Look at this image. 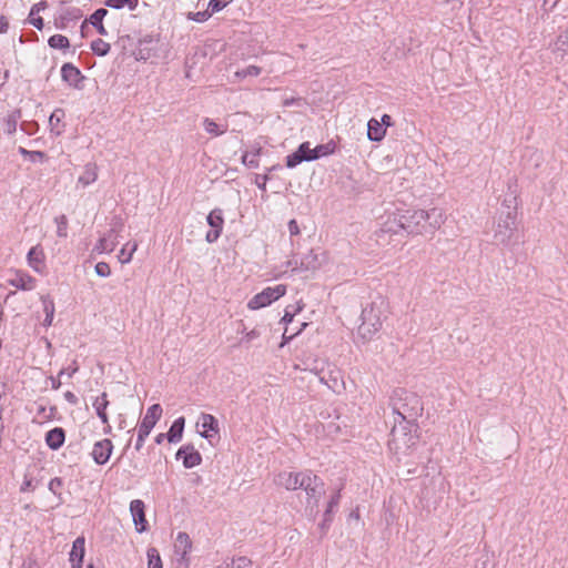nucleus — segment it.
I'll use <instances>...</instances> for the list:
<instances>
[{"label":"nucleus","mask_w":568,"mask_h":568,"mask_svg":"<svg viewBox=\"0 0 568 568\" xmlns=\"http://www.w3.org/2000/svg\"><path fill=\"white\" fill-rule=\"evenodd\" d=\"M416 436L408 432L406 427L399 426L392 430L390 448L395 453H405L416 444Z\"/></svg>","instance_id":"0eeeda50"},{"label":"nucleus","mask_w":568,"mask_h":568,"mask_svg":"<svg viewBox=\"0 0 568 568\" xmlns=\"http://www.w3.org/2000/svg\"><path fill=\"white\" fill-rule=\"evenodd\" d=\"M65 397H67V399L70 403H75L77 402V397L72 393H70V392L65 394Z\"/></svg>","instance_id":"e2e57ef3"},{"label":"nucleus","mask_w":568,"mask_h":568,"mask_svg":"<svg viewBox=\"0 0 568 568\" xmlns=\"http://www.w3.org/2000/svg\"><path fill=\"white\" fill-rule=\"evenodd\" d=\"M338 503H339V494L337 493L331 498V500L328 503V507H327V513H329L334 507H336L338 505Z\"/></svg>","instance_id":"5fc2aeb1"},{"label":"nucleus","mask_w":568,"mask_h":568,"mask_svg":"<svg viewBox=\"0 0 568 568\" xmlns=\"http://www.w3.org/2000/svg\"><path fill=\"white\" fill-rule=\"evenodd\" d=\"M48 42L53 49H68L70 45L69 39L62 34L52 36Z\"/></svg>","instance_id":"f704fd0d"},{"label":"nucleus","mask_w":568,"mask_h":568,"mask_svg":"<svg viewBox=\"0 0 568 568\" xmlns=\"http://www.w3.org/2000/svg\"><path fill=\"white\" fill-rule=\"evenodd\" d=\"M57 223V234L59 237H65L68 235V219L65 215L58 216L55 219Z\"/></svg>","instance_id":"37998d69"},{"label":"nucleus","mask_w":568,"mask_h":568,"mask_svg":"<svg viewBox=\"0 0 568 568\" xmlns=\"http://www.w3.org/2000/svg\"><path fill=\"white\" fill-rule=\"evenodd\" d=\"M50 379H51V386H52V388L58 389V388L60 387V385H61L60 381H58V379H57V378H54V377H51Z\"/></svg>","instance_id":"052dcab7"},{"label":"nucleus","mask_w":568,"mask_h":568,"mask_svg":"<svg viewBox=\"0 0 568 568\" xmlns=\"http://www.w3.org/2000/svg\"><path fill=\"white\" fill-rule=\"evenodd\" d=\"M106 13L108 11L105 9H99L90 17L91 24L97 27L98 32L102 36L106 34V30L102 24V20L106 16Z\"/></svg>","instance_id":"473e14b6"},{"label":"nucleus","mask_w":568,"mask_h":568,"mask_svg":"<svg viewBox=\"0 0 568 568\" xmlns=\"http://www.w3.org/2000/svg\"><path fill=\"white\" fill-rule=\"evenodd\" d=\"M383 303L372 302L363 311L361 315V324L356 332V342H369L381 329L383 323Z\"/></svg>","instance_id":"f03ea898"},{"label":"nucleus","mask_w":568,"mask_h":568,"mask_svg":"<svg viewBox=\"0 0 568 568\" xmlns=\"http://www.w3.org/2000/svg\"><path fill=\"white\" fill-rule=\"evenodd\" d=\"M257 336H258V333L255 329H253L246 334V337L250 339L256 338Z\"/></svg>","instance_id":"680f3d73"},{"label":"nucleus","mask_w":568,"mask_h":568,"mask_svg":"<svg viewBox=\"0 0 568 568\" xmlns=\"http://www.w3.org/2000/svg\"><path fill=\"white\" fill-rule=\"evenodd\" d=\"M325 260V254L316 252L315 250H311L306 253L300 264V267L294 266L293 271H311L314 272L318 270Z\"/></svg>","instance_id":"2eb2a0df"},{"label":"nucleus","mask_w":568,"mask_h":568,"mask_svg":"<svg viewBox=\"0 0 568 568\" xmlns=\"http://www.w3.org/2000/svg\"><path fill=\"white\" fill-rule=\"evenodd\" d=\"M41 302L43 305V312L45 314V317H44L42 324L45 327H50L53 323L54 313H55L54 302L49 296H41Z\"/></svg>","instance_id":"cd10ccee"},{"label":"nucleus","mask_w":568,"mask_h":568,"mask_svg":"<svg viewBox=\"0 0 568 568\" xmlns=\"http://www.w3.org/2000/svg\"><path fill=\"white\" fill-rule=\"evenodd\" d=\"M298 102H300V100L291 99V100H285V102H284V103H285L286 105H290V104L298 103Z\"/></svg>","instance_id":"0e129e2a"},{"label":"nucleus","mask_w":568,"mask_h":568,"mask_svg":"<svg viewBox=\"0 0 568 568\" xmlns=\"http://www.w3.org/2000/svg\"><path fill=\"white\" fill-rule=\"evenodd\" d=\"M14 130H16V123H14V122L9 123V129H8V131L11 133V132H13Z\"/></svg>","instance_id":"69168bd1"},{"label":"nucleus","mask_w":568,"mask_h":568,"mask_svg":"<svg viewBox=\"0 0 568 568\" xmlns=\"http://www.w3.org/2000/svg\"><path fill=\"white\" fill-rule=\"evenodd\" d=\"M148 556V568H163L160 552L156 548H149L146 551Z\"/></svg>","instance_id":"72a5a7b5"},{"label":"nucleus","mask_w":568,"mask_h":568,"mask_svg":"<svg viewBox=\"0 0 568 568\" xmlns=\"http://www.w3.org/2000/svg\"><path fill=\"white\" fill-rule=\"evenodd\" d=\"M40 10L39 6H34L32 9H31V12H30V23L33 24L37 29L41 30L42 27H43V21L41 18H34V13L36 11L38 12Z\"/></svg>","instance_id":"3c124183"},{"label":"nucleus","mask_w":568,"mask_h":568,"mask_svg":"<svg viewBox=\"0 0 568 568\" xmlns=\"http://www.w3.org/2000/svg\"><path fill=\"white\" fill-rule=\"evenodd\" d=\"M386 135V128H383V123L379 120L372 118L367 123V138L371 141L379 142Z\"/></svg>","instance_id":"412c9836"},{"label":"nucleus","mask_w":568,"mask_h":568,"mask_svg":"<svg viewBox=\"0 0 568 568\" xmlns=\"http://www.w3.org/2000/svg\"><path fill=\"white\" fill-rule=\"evenodd\" d=\"M113 450V444L110 439H102L93 445L92 458L98 465H104Z\"/></svg>","instance_id":"f3484780"},{"label":"nucleus","mask_w":568,"mask_h":568,"mask_svg":"<svg viewBox=\"0 0 568 568\" xmlns=\"http://www.w3.org/2000/svg\"><path fill=\"white\" fill-rule=\"evenodd\" d=\"M84 538L78 537L72 545V550L70 552L71 562L81 564L84 557L85 548H84Z\"/></svg>","instance_id":"c756f323"},{"label":"nucleus","mask_w":568,"mask_h":568,"mask_svg":"<svg viewBox=\"0 0 568 568\" xmlns=\"http://www.w3.org/2000/svg\"><path fill=\"white\" fill-rule=\"evenodd\" d=\"M9 28V22L4 17H0V33H6Z\"/></svg>","instance_id":"6e6d98bb"},{"label":"nucleus","mask_w":568,"mask_h":568,"mask_svg":"<svg viewBox=\"0 0 568 568\" xmlns=\"http://www.w3.org/2000/svg\"><path fill=\"white\" fill-rule=\"evenodd\" d=\"M308 471H281L274 477V484L286 490H296L302 488Z\"/></svg>","instance_id":"6e6552de"},{"label":"nucleus","mask_w":568,"mask_h":568,"mask_svg":"<svg viewBox=\"0 0 568 568\" xmlns=\"http://www.w3.org/2000/svg\"><path fill=\"white\" fill-rule=\"evenodd\" d=\"M202 125L205 132L212 136H220L224 134L227 130V126L222 123H217L210 118H205L202 122Z\"/></svg>","instance_id":"c85d7f7f"},{"label":"nucleus","mask_w":568,"mask_h":568,"mask_svg":"<svg viewBox=\"0 0 568 568\" xmlns=\"http://www.w3.org/2000/svg\"><path fill=\"white\" fill-rule=\"evenodd\" d=\"M9 284L18 290L32 291L36 288L37 281L28 273L23 271H17L14 276L9 280Z\"/></svg>","instance_id":"aec40b11"},{"label":"nucleus","mask_w":568,"mask_h":568,"mask_svg":"<svg viewBox=\"0 0 568 568\" xmlns=\"http://www.w3.org/2000/svg\"><path fill=\"white\" fill-rule=\"evenodd\" d=\"M233 0H211L209 3L210 12H219L222 9H224L229 3H231Z\"/></svg>","instance_id":"de8ad7c7"},{"label":"nucleus","mask_w":568,"mask_h":568,"mask_svg":"<svg viewBox=\"0 0 568 568\" xmlns=\"http://www.w3.org/2000/svg\"><path fill=\"white\" fill-rule=\"evenodd\" d=\"M138 246L136 241L125 243L119 251L118 261L123 265L129 264L132 261L134 253L138 251Z\"/></svg>","instance_id":"393cba45"},{"label":"nucleus","mask_w":568,"mask_h":568,"mask_svg":"<svg viewBox=\"0 0 568 568\" xmlns=\"http://www.w3.org/2000/svg\"><path fill=\"white\" fill-rule=\"evenodd\" d=\"M30 485H31V483H30V481H27V483L22 486V488H21V489H22V490H26V489H28V487H29Z\"/></svg>","instance_id":"338daca9"},{"label":"nucleus","mask_w":568,"mask_h":568,"mask_svg":"<svg viewBox=\"0 0 568 568\" xmlns=\"http://www.w3.org/2000/svg\"><path fill=\"white\" fill-rule=\"evenodd\" d=\"M314 149V153L316 154V160L321 156L331 155L335 151V145L333 143H326L317 145Z\"/></svg>","instance_id":"ea45409f"},{"label":"nucleus","mask_w":568,"mask_h":568,"mask_svg":"<svg viewBox=\"0 0 568 568\" xmlns=\"http://www.w3.org/2000/svg\"><path fill=\"white\" fill-rule=\"evenodd\" d=\"M168 440V433L164 434V433H160L155 436L154 440L158 445H161L164 440Z\"/></svg>","instance_id":"bf43d9fd"},{"label":"nucleus","mask_w":568,"mask_h":568,"mask_svg":"<svg viewBox=\"0 0 568 568\" xmlns=\"http://www.w3.org/2000/svg\"><path fill=\"white\" fill-rule=\"evenodd\" d=\"M556 45H557V49L562 52L568 51V28L558 36Z\"/></svg>","instance_id":"a18cd8bd"},{"label":"nucleus","mask_w":568,"mask_h":568,"mask_svg":"<svg viewBox=\"0 0 568 568\" xmlns=\"http://www.w3.org/2000/svg\"><path fill=\"white\" fill-rule=\"evenodd\" d=\"M396 394L399 396L405 395V399H407L409 403L413 404L412 410H414L415 415L418 414V412L420 410V405H419V399L417 398L416 395L409 394L403 389L398 390Z\"/></svg>","instance_id":"79ce46f5"},{"label":"nucleus","mask_w":568,"mask_h":568,"mask_svg":"<svg viewBox=\"0 0 568 568\" xmlns=\"http://www.w3.org/2000/svg\"><path fill=\"white\" fill-rule=\"evenodd\" d=\"M162 415L163 409L160 404H153L148 408L138 428V438L135 443L136 450H140L143 447L145 438L150 435L151 430L161 419Z\"/></svg>","instance_id":"7ed1b4c3"},{"label":"nucleus","mask_w":568,"mask_h":568,"mask_svg":"<svg viewBox=\"0 0 568 568\" xmlns=\"http://www.w3.org/2000/svg\"><path fill=\"white\" fill-rule=\"evenodd\" d=\"M296 151L301 156L305 158L304 161L316 160V154L314 153V149L311 148L310 142L302 143Z\"/></svg>","instance_id":"e433bc0d"},{"label":"nucleus","mask_w":568,"mask_h":568,"mask_svg":"<svg viewBox=\"0 0 568 568\" xmlns=\"http://www.w3.org/2000/svg\"><path fill=\"white\" fill-rule=\"evenodd\" d=\"M404 231L403 215L402 211L393 212L387 214L383 222L379 225L376 235L378 237L383 235H397Z\"/></svg>","instance_id":"1a4fd4ad"},{"label":"nucleus","mask_w":568,"mask_h":568,"mask_svg":"<svg viewBox=\"0 0 568 568\" xmlns=\"http://www.w3.org/2000/svg\"><path fill=\"white\" fill-rule=\"evenodd\" d=\"M286 294V285L278 284L273 287H266L262 292L255 294L248 302L247 308L256 311L271 305Z\"/></svg>","instance_id":"20e7f679"},{"label":"nucleus","mask_w":568,"mask_h":568,"mask_svg":"<svg viewBox=\"0 0 568 568\" xmlns=\"http://www.w3.org/2000/svg\"><path fill=\"white\" fill-rule=\"evenodd\" d=\"M252 562L246 557H239L236 559H233L230 565H227L225 568H251Z\"/></svg>","instance_id":"49530a36"},{"label":"nucleus","mask_w":568,"mask_h":568,"mask_svg":"<svg viewBox=\"0 0 568 568\" xmlns=\"http://www.w3.org/2000/svg\"><path fill=\"white\" fill-rule=\"evenodd\" d=\"M267 180H268L267 175L262 176V181H260V176H257V179H256L257 186L261 190L265 191V189H266V181Z\"/></svg>","instance_id":"13d9d810"},{"label":"nucleus","mask_w":568,"mask_h":568,"mask_svg":"<svg viewBox=\"0 0 568 568\" xmlns=\"http://www.w3.org/2000/svg\"><path fill=\"white\" fill-rule=\"evenodd\" d=\"M242 163L244 165H247L250 168H256L257 166V161L255 160L254 156H250L248 154H244L242 156Z\"/></svg>","instance_id":"603ef678"},{"label":"nucleus","mask_w":568,"mask_h":568,"mask_svg":"<svg viewBox=\"0 0 568 568\" xmlns=\"http://www.w3.org/2000/svg\"><path fill=\"white\" fill-rule=\"evenodd\" d=\"M123 229L121 220L113 222L111 229L103 233L93 247L97 254H110L114 251L119 243V236Z\"/></svg>","instance_id":"423d86ee"},{"label":"nucleus","mask_w":568,"mask_h":568,"mask_svg":"<svg viewBox=\"0 0 568 568\" xmlns=\"http://www.w3.org/2000/svg\"><path fill=\"white\" fill-rule=\"evenodd\" d=\"M402 215L404 232L410 235L434 234L445 221V213L439 207L406 210Z\"/></svg>","instance_id":"f257e3e1"},{"label":"nucleus","mask_w":568,"mask_h":568,"mask_svg":"<svg viewBox=\"0 0 568 568\" xmlns=\"http://www.w3.org/2000/svg\"><path fill=\"white\" fill-rule=\"evenodd\" d=\"M212 16V12L209 10L195 12V13H189V19L196 21V22H204Z\"/></svg>","instance_id":"8fccbe9b"},{"label":"nucleus","mask_w":568,"mask_h":568,"mask_svg":"<svg viewBox=\"0 0 568 568\" xmlns=\"http://www.w3.org/2000/svg\"><path fill=\"white\" fill-rule=\"evenodd\" d=\"M108 406H109V400H108L106 393H102L101 395L97 396L92 402V407L94 408L101 423L105 426V428H104L105 434L111 433V426L109 424V416L106 413Z\"/></svg>","instance_id":"a211bd4d"},{"label":"nucleus","mask_w":568,"mask_h":568,"mask_svg":"<svg viewBox=\"0 0 568 568\" xmlns=\"http://www.w3.org/2000/svg\"><path fill=\"white\" fill-rule=\"evenodd\" d=\"M184 426L185 418L183 416L176 418L168 432V442L173 444L179 443L183 437Z\"/></svg>","instance_id":"5701e85b"},{"label":"nucleus","mask_w":568,"mask_h":568,"mask_svg":"<svg viewBox=\"0 0 568 568\" xmlns=\"http://www.w3.org/2000/svg\"><path fill=\"white\" fill-rule=\"evenodd\" d=\"M91 49L95 54L104 57L110 51V44L102 39H97L92 41Z\"/></svg>","instance_id":"c9c22d12"},{"label":"nucleus","mask_w":568,"mask_h":568,"mask_svg":"<svg viewBox=\"0 0 568 568\" xmlns=\"http://www.w3.org/2000/svg\"><path fill=\"white\" fill-rule=\"evenodd\" d=\"M64 438L63 429L57 427L47 433L45 443L51 449H58L63 445Z\"/></svg>","instance_id":"b1692460"},{"label":"nucleus","mask_w":568,"mask_h":568,"mask_svg":"<svg viewBox=\"0 0 568 568\" xmlns=\"http://www.w3.org/2000/svg\"><path fill=\"white\" fill-rule=\"evenodd\" d=\"M28 265L37 273H42L45 266V254L40 244L32 246L27 254Z\"/></svg>","instance_id":"6ab92c4d"},{"label":"nucleus","mask_w":568,"mask_h":568,"mask_svg":"<svg viewBox=\"0 0 568 568\" xmlns=\"http://www.w3.org/2000/svg\"><path fill=\"white\" fill-rule=\"evenodd\" d=\"M262 72V69L257 65H246L234 72L232 82H243L251 78H257Z\"/></svg>","instance_id":"4be33fe9"},{"label":"nucleus","mask_w":568,"mask_h":568,"mask_svg":"<svg viewBox=\"0 0 568 568\" xmlns=\"http://www.w3.org/2000/svg\"><path fill=\"white\" fill-rule=\"evenodd\" d=\"M304 160L305 158L301 156L298 152L295 151L286 158V166L290 169L295 168L297 164L304 162Z\"/></svg>","instance_id":"09e8293b"},{"label":"nucleus","mask_w":568,"mask_h":568,"mask_svg":"<svg viewBox=\"0 0 568 568\" xmlns=\"http://www.w3.org/2000/svg\"><path fill=\"white\" fill-rule=\"evenodd\" d=\"M192 541L186 532H179L174 541V552L178 556L179 566L189 568Z\"/></svg>","instance_id":"9d476101"},{"label":"nucleus","mask_w":568,"mask_h":568,"mask_svg":"<svg viewBox=\"0 0 568 568\" xmlns=\"http://www.w3.org/2000/svg\"><path fill=\"white\" fill-rule=\"evenodd\" d=\"M287 227H288V232L292 236L300 234V226H298L296 220H291L287 224Z\"/></svg>","instance_id":"864d4df0"},{"label":"nucleus","mask_w":568,"mask_h":568,"mask_svg":"<svg viewBox=\"0 0 568 568\" xmlns=\"http://www.w3.org/2000/svg\"><path fill=\"white\" fill-rule=\"evenodd\" d=\"M206 222L212 230L206 233L205 240L209 243H214L221 236L223 230L224 219L222 210H212L206 217Z\"/></svg>","instance_id":"f8f14e48"},{"label":"nucleus","mask_w":568,"mask_h":568,"mask_svg":"<svg viewBox=\"0 0 568 568\" xmlns=\"http://www.w3.org/2000/svg\"><path fill=\"white\" fill-rule=\"evenodd\" d=\"M197 433L201 437L211 440L220 433L217 419L207 413H201L196 422Z\"/></svg>","instance_id":"9b49d317"},{"label":"nucleus","mask_w":568,"mask_h":568,"mask_svg":"<svg viewBox=\"0 0 568 568\" xmlns=\"http://www.w3.org/2000/svg\"><path fill=\"white\" fill-rule=\"evenodd\" d=\"M94 272L100 277H109L111 275V267L106 262H98L94 266Z\"/></svg>","instance_id":"c03bdc74"},{"label":"nucleus","mask_w":568,"mask_h":568,"mask_svg":"<svg viewBox=\"0 0 568 568\" xmlns=\"http://www.w3.org/2000/svg\"><path fill=\"white\" fill-rule=\"evenodd\" d=\"M106 4L114 9L128 7L130 10H134L138 6V0H108Z\"/></svg>","instance_id":"4c0bfd02"},{"label":"nucleus","mask_w":568,"mask_h":568,"mask_svg":"<svg viewBox=\"0 0 568 568\" xmlns=\"http://www.w3.org/2000/svg\"><path fill=\"white\" fill-rule=\"evenodd\" d=\"M379 122L383 123V128L393 125L392 118L388 114H384Z\"/></svg>","instance_id":"4d7b16f0"},{"label":"nucleus","mask_w":568,"mask_h":568,"mask_svg":"<svg viewBox=\"0 0 568 568\" xmlns=\"http://www.w3.org/2000/svg\"><path fill=\"white\" fill-rule=\"evenodd\" d=\"M302 489L305 490L308 503L312 500L316 505L323 494V483L315 475H312L310 471L303 483Z\"/></svg>","instance_id":"4468645a"},{"label":"nucleus","mask_w":568,"mask_h":568,"mask_svg":"<svg viewBox=\"0 0 568 568\" xmlns=\"http://www.w3.org/2000/svg\"><path fill=\"white\" fill-rule=\"evenodd\" d=\"M72 568H81V564H78V562H72Z\"/></svg>","instance_id":"774afa93"},{"label":"nucleus","mask_w":568,"mask_h":568,"mask_svg":"<svg viewBox=\"0 0 568 568\" xmlns=\"http://www.w3.org/2000/svg\"><path fill=\"white\" fill-rule=\"evenodd\" d=\"M516 225V212L514 209L508 207L505 212H500L495 225L494 236L499 242H505L510 239Z\"/></svg>","instance_id":"39448f33"},{"label":"nucleus","mask_w":568,"mask_h":568,"mask_svg":"<svg viewBox=\"0 0 568 568\" xmlns=\"http://www.w3.org/2000/svg\"><path fill=\"white\" fill-rule=\"evenodd\" d=\"M305 304L302 300L297 301L293 305H287L284 311V315L281 320L282 323L286 325L292 324L294 316L303 311Z\"/></svg>","instance_id":"2f4dec72"},{"label":"nucleus","mask_w":568,"mask_h":568,"mask_svg":"<svg viewBox=\"0 0 568 568\" xmlns=\"http://www.w3.org/2000/svg\"><path fill=\"white\" fill-rule=\"evenodd\" d=\"M64 118V111L62 109H55L50 118H49V125L51 129V132H53L55 135H60L63 132V124L62 120Z\"/></svg>","instance_id":"bb28decb"},{"label":"nucleus","mask_w":568,"mask_h":568,"mask_svg":"<svg viewBox=\"0 0 568 568\" xmlns=\"http://www.w3.org/2000/svg\"><path fill=\"white\" fill-rule=\"evenodd\" d=\"M62 79L71 84H77L80 80L81 73L79 69L71 63H65L61 68Z\"/></svg>","instance_id":"7c9ffc66"},{"label":"nucleus","mask_w":568,"mask_h":568,"mask_svg":"<svg viewBox=\"0 0 568 568\" xmlns=\"http://www.w3.org/2000/svg\"><path fill=\"white\" fill-rule=\"evenodd\" d=\"M308 324L306 322H303L301 324V326L297 328V329H294V328H291L290 326H286L284 328V333H283V343H282V346L291 341L292 338H294L295 336H297Z\"/></svg>","instance_id":"58836bf2"},{"label":"nucleus","mask_w":568,"mask_h":568,"mask_svg":"<svg viewBox=\"0 0 568 568\" xmlns=\"http://www.w3.org/2000/svg\"><path fill=\"white\" fill-rule=\"evenodd\" d=\"M176 458L182 459L185 468H193L201 464L202 456L192 445L182 446L178 453Z\"/></svg>","instance_id":"dca6fc26"},{"label":"nucleus","mask_w":568,"mask_h":568,"mask_svg":"<svg viewBox=\"0 0 568 568\" xmlns=\"http://www.w3.org/2000/svg\"><path fill=\"white\" fill-rule=\"evenodd\" d=\"M98 179V170L95 165L88 164L83 173L78 178V185L87 187Z\"/></svg>","instance_id":"a878e982"},{"label":"nucleus","mask_w":568,"mask_h":568,"mask_svg":"<svg viewBox=\"0 0 568 568\" xmlns=\"http://www.w3.org/2000/svg\"><path fill=\"white\" fill-rule=\"evenodd\" d=\"M62 480L60 478H53L49 483V490L58 497V505L62 504L61 497Z\"/></svg>","instance_id":"a19ab883"},{"label":"nucleus","mask_w":568,"mask_h":568,"mask_svg":"<svg viewBox=\"0 0 568 568\" xmlns=\"http://www.w3.org/2000/svg\"><path fill=\"white\" fill-rule=\"evenodd\" d=\"M130 513H131L136 532H139V534L144 532L148 529L144 503L140 499L132 500L130 503Z\"/></svg>","instance_id":"ddd939ff"}]
</instances>
